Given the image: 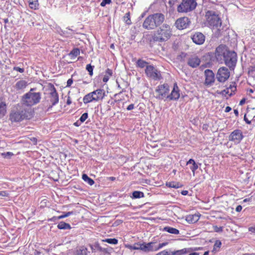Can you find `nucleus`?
<instances>
[{
	"mask_svg": "<svg viewBox=\"0 0 255 255\" xmlns=\"http://www.w3.org/2000/svg\"><path fill=\"white\" fill-rule=\"evenodd\" d=\"M147 77L154 81H159L162 79L161 72L153 65H148L145 69Z\"/></svg>",
	"mask_w": 255,
	"mask_h": 255,
	"instance_id": "nucleus-10",
	"label": "nucleus"
},
{
	"mask_svg": "<svg viewBox=\"0 0 255 255\" xmlns=\"http://www.w3.org/2000/svg\"><path fill=\"white\" fill-rule=\"evenodd\" d=\"M167 185L169 187L174 188H179L182 187L183 185L179 182H169L167 184Z\"/></svg>",
	"mask_w": 255,
	"mask_h": 255,
	"instance_id": "nucleus-37",
	"label": "nucleus"
},
{
	"mask_svg": "<svg viewBox=\"0 0 255 255\" xmlns=\"http://www.w3.org/2000/svg\"><path fill=\"white\" fill-rule=\"evenodd\" d=\"M9 196V193L7 191H0V196L7 197Z\"/></svg>",
	"mask_w": 255,
	"mask_h": 255,
	"instance_id": "nucleus-49",
	"label": "nucleus"
},
{
	"mask_svg": "<svg viewBox=\"0 0 255 255\" xmlns=\"http://www.w3.org/2000/svg\"><path fill=\"white\" fill-rule=\"evenodd\" d=\"M1 155L4 158L9 159L10 157L13 155V153L11 152H3L1 153Z\"/></svg>",
	"mask_w": 255,
	"mask_h": 255,
	"instance_id": "nucleus-45",
	"label": "nucleus"
},
{
	"mask_svg": "<svg viewBox=\"0 0 255 255\" xmlns=\"http://www.w3.org/2000/svg\"><path fill=\"white\" fill-rule=\"evenodd\" d=\"M94 66H92L90 64L86 65V69L89 72V74L90 76H92L93 74V69Z\"/></svg>",
	"mask_w": 255,
	"mask_h": 255,
	"instance_id": "nucleus-43",
	"label": "nucleus"
},
{
	"mask_svg": "<svg viewBox=\"0 0 255 255\" xmlns=\"http://www.w3.org/2000/svg\"><path fill=\"white\" fill-rule=\"evenodd\" d=\"M154 243V242H151L148 243H143L142 244H141L140 250L145 253L155 251L154 250L155 249V246H153Z\"/></svg>",
	"mask_w": 255,
	"mask_h": 255,
	"instance_id": "nucleus-19",
	"label": "nucleus"
},
{
	"mask_svg": "<svg viewBox=\"0 0 255 255\" xmlns=\"http://www.w3.org/2000/svg\"><path fill=\"white\" fill-rule=\"evenodd\" d=\"M32 117L31 108H25L22 104H17L11 110L9 120L12 122H19L24 119H30Z\"/></svg>",
	"mask_w": 255,
	"mask_h": 255,
	"instance_id": "nucleus-1",
	"label": "nucleus"
},
{
	"mask_svg": "<svg viewBox=\"0 0 255 255\" xmlns=\"http://www.w3.org/2000/svg\"><path fill=\"white\" fill-rule=\"evenodd\" d=\"M188 193V191L187 190H183L181 192V194L183 195H187Z\"/></svg>",
	"mask_w": 255,
	"mask_h": 255,
	"instance_id": "nucleus-61",
	"label": "nucleus"
},
{
	"mask_svg": "<svg viewBox=\"0 0 255 255\" xmlns=\"http://www.w3.org/2000/svg\"><path fill=\"white\" fill-rule=\"evenodd\" d=\"M81 123H82L81 121H77V122L74 123V125L76 127H79L81 125Z\"/></svg>",
	"mask_w": 255,
	"mask_h": 255,
	"instance_id": "nucleus-58",
	"label": "nucleus"
},
{
	"mask_svg": "<svg viewBox=\"0 0 255 255\" xmlns=\"http://www.w3.org/2000/svg\"><path fill=\"white\" fill-rule=\"evenodd\" d=\"M72 83H73L72 78L69 79L67 82L66 87H70Z\"/></svg>",
	"mask_w": 255,
	"mask_h": 255,
	"instance_id": "nucleus-54",
	"label": "nucleus"
},
{
	"mask_svg": "<svg viewBox=\"0 0 255 255\" xmlns=\"http://www.w3.org/2000/svg\"><path fill=\"white\" fill-rule=\"evenodd\" d=\"M82 179L90 185H93L95 183L94 181L86 174L82 175Z\"/></svg>",
	"mask_w": 255,
	"mask_h": 255,
	"instance_id": "nucleus-34",
	"label": "nucleus"
},
{
	"mask_svg": "<svg viewBox=\"0 0 255 255\" xmlns=\"http://www.w3.org/2000/svg\"><path fill=\"white\" fill-rule=\"evenodd\" d=\"M89 246L93 253L96 252V250H97L100 252H105V249L102 248L98 243H96L95 245H89Z\"/></svg>",
	"mask_w": 255,
	"mask_h": 255,
	"instance_id": "nucleus-29",
	"label": "nucleus"
},
{
	"mask_svg": "<svg viewBox=\"0 0 255 255\" xmlns=\"http://www.w3.org/2000/svg\"><path fill=\"white\" fill-rule=\"evenodd\" d=\"M57 228L61 230L70 229L71 228L70 224L64 222H60L57 225Z\"/></svg>",
	"mask_w": 255,
	"mask_h": 255,
	"instance_id": "nucleus-32",
	"label": "nucleus"
},
{
	"mask_svg": "<svg viewBox=\"0 0 255 255\" xmlns=\"http://www.w3.org/2000/svg\"><path fill=\"white\" fill-rule=\"evenodd\" d=\"M134 108V105L133 104H130L128 107H127V109L128 111H130L132 109H133Z\"/></svg>",
	"mask_w": 255,
	"mask_h": 255,
	"instance_id": "nucleus-55",
	"label": "nucleus"
},
{
	"mask_svg": "<svg viewBox=\"0 0 255 255\" xmlns=\"http://www.w3.org/2000/svg\"><path fill=\"white\" fill-rule=\"evenodd\" d=\"M88 117V114L87 113H84L80 117L79 121L82 123L84 122Z\"/></svg>",
	"mask_w": 255,
	"mask_h": 255,
	"instance_id": "nucleus-47",
	"label": "nucleus"
},
{
	"mask_svg": "<svg viewBox=\"0 0 255 255\" xmlns=\"http://www.w3.org/2000/svg\"><path fill=\"white\" fill-rule=\"evenodd\" d=\"M113 74V71L111 69H107L106 71V75L104 76L103 81L104 82H107L109 79V77L111 76Z\"/></svg>",
	"mask_w": 255,
	"mask_h": 255,
	"instance_id": "nucleus-36",
	"label": "nucleus"
},
{
	"mask_svg": "<svg viewBox=\"0 0 255 255\" xmlns=\"http://www.w3.org/2000/svg\"><path fill=\"white\" fill-rule=\"evenodd\" d=\"M206 17L209 25L214 29L220 30L221 27V20L218 15L215 13V12L212 10H209L206 12Z\"/></svg>",
	"mask_w": 255,
	"mask_h": 255,
	"instance_id": "nucleus-5",
	"label": "nucleus"
},
{
	"mask_svg": "<svg viewBox=\"0 0 255 255\" xmlns=\"http://www.w3.org/2000/svg\"><path fill=\"white\" fill-rule=\"evenodd\" d=\"M90 252L88 251V249L84 246H81L77 250L75 255H88Z\"/></svg>",
	"mask_w": 255,
	"mask_h": 255,
	"instance_id": "nucleus-26",
	"label": "nucleus"
},
{
	"mask_svg": "<svg viewBox=\"0 0 255 255\" xmlns=\"http://www.w3.org/2000/svg\"><path fill=\"white\" fill-rule=\"evenodd\" d=\"M193 42L197 45H202L205 40V35L201 32H196L191 36Z\"/></svg>",
	"mask_w": 255,
	"mask_h": 255,
	"instance_id": "nucleus-18",
	"label": "nucleus"
},
{
	"mask_svg": "<svg viewBox=\"0 0 255 255\" xmlns=\"http://www.w3.org/2000/svg\"><path fill=\"white\" fill-rule=\"evenodd\" d=\"M124 20L127 24H130L131 23L130 19V15L129 12H127L125 14V15L124 17Z\"/></svg>",
	"mask_w": 255,
	"mask_h": 255,
	"instance_id": "nucleus-42",
	"label": "nucleus"
},
{
	"mask_svg": "<svg viewBox=\"0 0 255 255\" xmlns=\"http://www.w3.org/2000/svg\"><path fill=\"white\" fill-rule=\"evenodd\" d=\"M73 214H74V212L73 211L68 212L65 213L64 214L59 216L58 217L54 216L50 219V220L53 221H55L56 220L61 219L64 218L69 217V216L73 215Z\"/></svg>",
	"mask_w": 255,
	"mask_h": 255,
	"instance_id": "nucleus-31",
	"label": "nucleus"
},
{
	"mask_svg": "<svg viewBox=\"0 0 255 255\" xmlns=\"http://www.w3.org/2000/svg\"><path fill=\"white\" fill-rule=\"evenodd\" d=\"M230 76V73L228 69L226 67H220L216 74V78L217 80L222 83L227 81Z\"/></svg>",
	"mask_w": 255,
	"mask_h": 255,
	"instance_id": "nucleus-12",
	"label": "nucleus"
},
{
	"mask_svg": "<svg viewBox=\"0 0 255 255\" xmlns=\"http://www.w3.org/2000/svg\"><path fill=\"white\" fill-rule=\"evenodd\" d=\"M94 98L95 97H93V94L91 92L84 97L83 101L85 104H87L93 101H95Z\"/></svg>",
	"mask_w": 255,
	"mask_h": 255,
	"instance_id": "nucleus-28",
	"label": "nucleus"
},
{
	"mask_svg": "<svg viewBox=\"0 0 255 255\" xmlns=\"http://www.w3.org/2000/svg\"><path fill=\"white\" fill-rule=\"evenodd\" d=\"M148 63L141 59H138L136 62V66L141 68L146 67Z\"/></svg>",
	"mask_w": 255,
	"mask_h": 255,
	"instance_id": "nucleus-35",
	"label": "nucleus"
},
{
	"mask_svg": "<svg viewBox=\"0 0 255 255\" xmlns=\"http://www.w3.org/2000/svg\"><path fill=\"white\" fill-rule=\"evenodd\" d=\"M165 20V16L161 13L150 14L144 20L142 26L147 30H153L159 27Z\"/></svg>",
	"mask_w": 255,
	"mask_h": 255,
	"instance_id": "nucleus-3",
	"label": "nucleus"
},
{
	"mask_svg": "<svg viewBox=\"0 0 255 255\" xmlns=\"http://www.w3.org/2000/svg\"><path fill=\"white\" fill-rule=\"evenodd\" d=\"M180 90L176 83L173 85V89L171 93L167 97V100L177 101L180 97Z\"/></svg>",
	"mask_w": 255,
	"mask_h": 255,
	"instance_id": "nucleus-17",
	"label": "nucleus"
},
{
	"mask_svg": "<svg viewBox=\"0 0 255 255\" xmlns=\"http://www.w3.org/2000/svg\"><path fill=\"white\" fill-rule=\"evenodd\" d=\"M189 164H192V165L190 167V168L193 172V176H194L195 175V171L196 169H198V165L197 163H196L194 160H193V159H190L187 162V165H189Z\"/></svg>",
	"mask_w": 255,
	"mask_h": 255,
	"instance_id": "nucleus-25",
	"label": "nucleus"
},
{
	"mask_svg": "<svg viewBox=\"0 0 255 255\" xmlns=\"http://www.w3.org/2000/svg\"><path fill=\"white\" fill-rule=\"evenodd\" d=\"M242 209V207L241 205H238L236 208V211L238 212H240Z\"/></svg>",
	"mask_w": 255,
	"mask_h": 255,
	"instance_id": "nucleus-57",
	"label": "nucleus"
},
{
	"mask_svg": "<svg viewBox=\"0 0 255 255\" xmlns=\"http://www.w3.org/2000/svg\"><path fill=\"white\" fill-rule=\"evenodd\" d=\"M102 242L108 243L110 244L116 245L118 243V241L117 239L115 238L113 239H106L105 240H103Z\"/></svg>",
	"mask_w": 255,
	"mask_h": 255,
	"instance_id": "nucleus-41",
	"label": "nucleus"
},
{
	"mask_svg": "<svg viewBox=\"0 0 255 255\" xmlns=\"http://www.w3.org/2000/svg\"><path fill=\"white\" fill-rule=\"evenodd\" d=\"M190 252V249L184 248L182 250L171 252V255H183Z\"/></svg>",
	"mask_w": 255,
	"mask_h": 255,
	"instance_id": "nucleus-27",
	"label": "nucleus"
},
{
	"mask_svg": "<svg viewBox=\"0 0 255 255\" xmlns=\"http://www.w3.org/2000/svg\"><path fill=\"white\" fill-rule=\"evenodd\" d=\"M34 89H31L30 91L25 94L22 97L21 103L24 107L30 108L32 106L39 103L41 98V94L39 92H34Z\"/></svg>",
	"mask_w": 255,
	"mask_h": 255,
	"instance_id": "nucleus-4",
	"label": "nucleus"
},
{
	"mask_svg": "<svg viewBox=\"0 0 255 255\" xmlns=\"http://www.w3.org/2000/svg\"><path fill=\"white\" fill-rule=\"evenodd\" d=\"M244 137L241 130L235 129L229 136V140L232 141L235 144H238L241 142Z\"/></svg>",
	"mask_w": 255,
	"mask_h": 255,
	"instance_id": "nucleus-13",
	"label": "nucleus"
},
{
	"mask_svg": "<svg viewBox=\"0 0 255 255\" xmlns=\"http://www.w3.org/2000/svg\"><path fill=\"white\" fill-rule=\"evenodd\" d=\"M127 247L130 250H140L141 244L136 243L133 245H128Z\"/></svg>",
	"mask_w": 255,
	"mask_h": 255,
	"instance_id": "nucleus-40",
	"label": "nucleus"
},
{
	"mask_svg": "<svg viewBox=\"0 0 255 255\" xmlns=\"http://www.w3.org/2000/svg\"><path fill=\"white\" fill-rule=\"evenodd\" d=\"M232 110L230 107L227 106L225 109V112L228 113L229 112Z\"/></svg>",
	"mask_w": 255,
	"mask_h": 255,
	"instance_id": "nucleus-63",
	"label": "nucleus"
},
{
	"mask_svg": "<svg viewBox=\"0 0 255 255\" xmlns=\"http://www.w3.org/2000/svg\"><path fill=\"white\" fill-rule=\"evenodd\" d=\"M71 103H72V101H71V98H70V97H68V99L67 100L66 104L68 105H70L71 104Z\"/></svg>",
	"mask_w": 255,
	"mask_h": 255,
	"instance_id": "nucleus-59",
	"label": "nucleus"
},
{
	"mask_svg": "<svg viewBox=\"0 0 255 255\" xmlns=\"http://www.w3.org/2000/svg\"><path fill=\"white\" fill-rule=\"evenodd\" d=\"M29 5L31 8L36 9L38 5V0H29Z\"/></svg>",
	"mask_w": 255,
	"mask_h": 255,
	"instance_id": "nucleus-39",
	"label": "nucleus"
},
{
	"mask_svg": "<svg viewBox=\"0 0 255 255\" xmlns=\"http://www.w3.org/2000/svg\"><path fill=\"white\" fill-rule=\"evenodd\" d=\"M225 64L229 67L231 71H234L237 63V54L234 51L228 52L223 61Z\"/></svg>",
	"mask_w": 255,
	"mask_h": 255,
	"instance_id": "nucleus-9",
	"label": "nucleus"
},
{
	"mask_svg": "<svg viewBox=\"0 0 255 255\" xmlns=\"http://www.w3.org/2000/svg\"><path fill=\"white\" fill-rule=\"evenodd\" d=\"M221 242L220 241H216L214 245V248L213 252H217L218 249H219L221 246Z\"/></svg>",
	"mask_w": 255,
	"mask_h": 255,
	"instance_id": "nucleus-44",
	"label": "nucleus"
},
{
	"mask_svg": "<svg viewBox=\"0 0 255 255\" xmlns=\"http://www.w3.org/2000/svg\"><path fill=\"white\" fill-rule=\"evenodd\" d=\"M199 219L198 214L188 215L186 216V221L189 224H193L197 222Z\"/></svg>",
	"mask_w": 255,
	"mask_h": 255,
	"instance_id": "nucleus-22",
	"label": "nucleus"
},
{
	"mask_svg": "<svg viewBox=\"0 0 255 255\" xmlns=\"http://www.w3.org/2000/svg\"><path fill=\"white\" fill-rule=\"evenodd\" d=\"M13 69L15 71H18L20 73H23L24 71L23 68H21L18 67H14Z\"/></svg>",
	"mask_w": 255,
	"mask_h": 255,
	"instance_id": "nucleus-52",
	"label": "nucleus"
},
{
	"mask_svg": "<svg viewBox=\"0 0 255 255\" xmlns=\"http://www.w3.org/2000/svg\"><path fill=\"white\" fill-rule=\"evenodd\" d=\"M171 251H168L167 250H164L159 252L156 255H171Z\"/></svg>",
	"mask_w": 255,
	"mask_h": 255,
	"instance_id": "nucleus-48",
	"label": "nucleus"
},
{
	"mask_svg": "<svg viewBox=\"0 0 255 255\" xmlns=\"http://www.w3.org/2000/svg\"><path fill=\"white\" fill-rule=\"evenodd\" d=\"M249 230L252 233H255V226L250 227Z\"/></svg>",
	"mask_w": 255,
	"mask_h": 255,
	"instance_id": "nucleus-56",
	"label": "nucleus"
},
{
	"mask_svg": "<svg viewBox=\"0 0 255 255\" xmlns=\"http://www.w3.org/2000/svg\"><path fill=\"white\" fill-rule=\"evenodd\" d=\"M229 89H231L232 91H234L236 89V87L234 86L230 85Z\"/></svg>",
	"mask_w": 255,
	"mask_h": 255,
	"instance_id": "nucleus-62",
	"label": "nucleus"
},
{
	"mask_svg": "<svg viewBox=\"0 0 255 255\" xmlns=\"http://www.w3.org/2000/svg\"><path fill=\"white\" fill-rule=\"evenodd\" d=\"M200 63V58L196 54L192 55L188 58L187 64L193 68L198 67Z\"/></svg>",
	"mask_w": 255,
	"mask_h": 255,
	"instance_id": "nucleus-16",
	"label": "nucleus"
},
{
	"mask_svg": "<svg viewBox=\"0 0 255 255\" xmlns=\"http://www.w3.org/2000/svg\"><path fill=\"white\" fill-rule=\"evenodd\" d=\"M6 112V104L3 100L2 98H0V118L3 117Z\"/></svg>",
	"mask_w": 255,
	"mask_h": 255,
	"instance_id": "nucleus-23",
	"label": "nucleus"
},
{
	"mask_svg": "<svg viewBox=\"0 0 255 255\" xmlns=\"http://www.w3.org/2000/svg\"><path fill=\"white\" fill-rule=\"evenodd\" d=\"M163 231L174 235H178L179 234V231L178 230L171 227H164Z\"/></svg>",
	"mask_w": 255,
	"mask_h": 255,
	"instance_id": "nucleus-30",
	"label": "nucleus"
},
{
	"mask_svg": "<svg viewBox=\"0 0 255 255\" xmlns=\"http://www.w3.org/2000/svg\"><path fill=\"white\" fill-rule=\"evenodd\" d=\"M244 120L245 121V122H246L247 124H251V121H250L247 118H246V115L244 116Z\"/></svg>",
	"mask_w": 255,
	"mask_h": 255,
	"instance_id": "nucleus-60",
	"label": "nucleus"
},
{
	"mask_svg": "<svg viewBox=\"0 0 255 255\" xmlns=\"http://www.w3.org/2000/svg\"><path fill=\"white\" fill-rule=\"evenodd\" d=\"M172 35V28L167 23L160 25L154 32L152 38L154 41L164 42L168 41Z\"/></svg>",
	"mask_w": 255,
	"mask_h": 255,
	"instance_id": "nucleus-2",
	"label": "nucleus"
},
{
	"mask_svg": "<svg viewBox=\"0 0 255 255\" xmlns=\"http://www.w3.org/2000/svg\"><path fill=\"white\" fill-rule=\"evenodd\" d=\"M169 91L170 87L168 84L164 83L158 85L155 90L156 99L160 100H167Z\"/></svg>",
	"mask_w": 255,
	"mask_h": 255,
	"instance_id": "nucleus-8",
	"label": "nucleus"
},
{
	"mask_svg": "<svg viewBox=\"0 0 255 255\" xmlns=\"http://www.w3.org/2000/svg\"><path fill=\"white\" fill-rule=\"evenodd\" d=\"M144 194L143 192L138 191H134L132 192V196L131 197L132 199H137L140 198H143Z\"/></svg>",
	"mask_w": 255,
	"mask_h": 255,
	"instance_id": "nucleus-33",
	"label": "nucleus"
},
{
	"mask_svg": "<svg viewBox=\"0 0 255 255\" xmlns=\"http://www.w3.org/2000/svg\"><path fill=\"white\" fill-rule=\"evenodd\" d=\"M245 103V99H243L241 100L240 102V105H243V104H244Z\"/></svg>",
	"mask_w": 255,
	"mask_h": 255,
	"instance_id": "nucleus-64",
	"label": "nucleus"
},
{
	"mask_svg": "<svg viewBox=\"0 0 255 255\" xmlns=\"http://www.w3.org/2000/svg\"><path fill=\"white\" fill-rule=\"evenodd\" d=\"M191 23L189 18L187 17H182L178 18L175 23L176 27L180 30L187 28Z\"/></svg>",
	"mask_w": 255,
	"mask_h": 255,
	"instance_id": "nucleus-14",
	"label": "nucleus"
},
{
	"mask_svg": "<svg viewBox=\"0 0 255 255\" xmlns=\"http://www.w3.org/2000/svg\"><path fill=\"white\" fill-rule=\"evenodd\" d=\"M223 95L229 94L230 96L232 95V93L229 94V88H227L222 91Z\"/></svg>",
	"mask_w": 255,
	"mask_h": 255,
	"instance_id": "nucleus-53",
	"label": "nucleus"
},
{
	"mask_svg": "<svg viewBox=\"0 0 255 255\" xmlns=\"http://www.w3.org/2000/svg\"><path fill=\"white\" fill-rule=\"evenodd\" d=\"M95 101L102 100L105 96V91L104 89H98L92 92Z\"/></svg>",
	"mask_w": 255,
	"mask_h": 255,
	"instance_id": "nucleus-20",
	"label": "nucleus"
},
{
	"mask_svg": "<svg viewBox=\"0 0 255 255\" xmlns=\"http://www.w3.org/2000/svg\"><path fill=\"white\" fill-rule=\"evenodd\" d=\"M80 54V50L78 48H74L69 54L70 56L72 57H76Z\"/></svg>",
	"mask_w": 255,
	"mask_h": 255,
	"instance_id": "nucleus-38",
	"label": "nucleus"
},
{
	"mask_svg": "<svg viewBox=\"0 0 255 255\" xmlns=\"http://www.w3.org/2000/svg\"><path fill=\"white\" fill-rule=\"evenodd\" d=\"M27 86V82L24 80H21L17 81L14 87L17 90H22Z\"/></svg>",
	"mask_w": 255,
	"mask_h": 255,
	"instance_id": "nucleus-24",
	"label": "nucleus"
},
{
	"mask_svg": "<svg viewBox=\"0 0 255 255\" xmlns=\"http://www.w3.org/2000/svg\"><path fill=\"white\" fill-rule=\"evenodd\" d=\"M49 95L47 97L48 100L46 101L47 110L51 109L54 106L59 102V95L54 85L49 84Z\"/></svg>",
	"mask_w": 255,
	"mask_h": 255,
	"instance_id": "nucleus-6",
	"label": "nucleus"
},
{
	"mask_svg": "<svg viewBox=\"0 0 255 255\" xmlns=\"http://www.w3.org/2000/svg\"><path fill=\"white\" fill-rule=\"evenodd\" d=\"M230 50L228 47L223 44L218 46L215 51V54L216 55V61L219 63H223V61Z\"/></svg>",
	"mask_w": 255,
	"mask_h": 255,
	"instance_id": "nucleus-11",
	"label": "nucleus"
},
{
	"mask_svg": "<svg viewBox=\"0 0 255 255\" xmlns=\"http://www.w3.org/2000/svg\"><path fill=\"white\" fill-rule=\"evenodd\" d=\"M214 231L216 232H221L223 231V228L222 227H218L217 226H213Z\"/></svg>",
	"mask_w": 255,
	"mask_h": 255,
	"instance_id": "nucleus-51",
	"label": "nucleus"
},
{
	"mask_svg": "<svg viewBox=\"0 0 255 255\" xmlns=\"http://www.w3.org/2000/svg\"><path fill=\"white\" fill-rule=\"evenodd\" d=\"M203 60L208 61L207 63L215 62L216 61V55L214 53L208 52L203 56Z\"/></svg>",
	"mask_w": 255,
	"mask_h": 255,
	"instance_id": "nucleus-21",
	"label": "nucleus"
},
{
	"mask_svg": "<svg viewBox=\"0 0 255 255\" xmlns=\"http://www.w3.org/2000/svg\"><path fill=\"white\" fill-rule=\"evenodd\" d=\"M205 76V85L206 86H211L215 82V74L212 70L206 69L204 71Z\"/></svg>",
	"mask_w": 255,
	"mask_h": 255,
	"instance_id": "nucleus-15",
	"label": "nucleus"
},
{
	"mask_svg": "<svg viewBox=\"0 0 255 255\" xmlns=\"http://www.w3.org/2000/svg\"><path fill=\"white\" fill-rule=\"evenodd\" d=\"M197 5L196 0H182L177 7L179 12H188L193 11Z\"/></svg>",
	"mask_w": 255,
	"mask_h": 255,
	"instance_id": "nucleus-7",
	"label": "nucleus"
},
{
	"mask_svg": "<svg viewBox=\"0 0 255 255\" xmlns=\"http://www.w3.org/2000/svg\"><path fill=\"white\" fill-rule=\"evenodd\" d=\"M111 2V0H103L100 5L102 6H105L107 4H110Z\"/></svg>",
	"mask_w": 255,
	"mask_h": 255,
	"instance_id": "nucleus-50",
	"label": "nucleus"
},
{
	"mask_svg": "<svg viewBox=\"0 0 255 255\" xmlns=\"http://www.w3.org/2000/svg\"><path fill=\"white\" fill-rule=\"evenodd\" d=\"M168 244L167 242H164L161 244H159L157 246H155V251H157L159 250V249H161L163 247L166 246Z\"/></svg>",
	"mask_w": 255,
	"mask_h": 255,
	"instance_id": "nucleus-46",
	"label": "nucleus"
}]
</instances>
